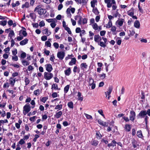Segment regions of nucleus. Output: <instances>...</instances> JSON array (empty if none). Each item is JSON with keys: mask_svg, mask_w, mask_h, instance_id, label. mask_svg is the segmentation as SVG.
Listing matches in <instances>:
<instances>
[{"mask_svg": "<svg viewBox=\"0 0 150 150\" xmlns=\"http://www.w3.org/2000/svg\"><path fill=\"white\" fill-rule=\"evenodd\" d=\"M62 114V111H59L58 112H56V114L54 115V118L58 119L60 117Z\"/></svg>", "mask_w": 150, "mask_h": 150, "instance_id": "nucleus-11", "label": "nucleus"}, {"mask_svg": "<svg viewBox=\"0 0 150 150\" xmlns=\"http://www.w3.org/2000/svg\"><path fill=\"white\" fill-rule=\"evenodd\" d=\"M23 112L24 115L28 113L31 110V107L28 103L26 104L23 107Z\"/></svg>", "mask_w": 150, "mask_h": 150, "instance_id": "nucleus-2", "label": "nucleus"}, {"mask_svg": "<svg viewBox=\"0 0 150 150\" xmlns=\"http://www.w3.org/2000/svg\"><path fill=\"white\" fill-rule=\"evenodd\" d=\"M65 53L63 51L58 52L57 53V57L60 60H62L65 56Z\"/></svg>", "mask_w": 150, "mask_h": 150, "instance_id": "nucleus-7", "label": "nucleus"}, {"mask_svg": "<svg viewBox=\"0 0 150 150\" xmlns=\"http://www.w3.org/2000/svg\"><path fill=\"white\" fill-rule=\"evenodd\" d=\"M85 115L87 119H91L92 120L93 119V118L92 117V116L91 115H88L87 114H86V113L85 114Z\"/></svg>", "mask_w": 150, "mask_h": 150, "instance_id": "nucleus-51", "label": "nucleus"}, {"mask_svg": "<svg viewBox=\"0 0 150 150\" xmlns=\"http://www.w3.org/2000/svg\"><path fill=\"white\" fill-rule=\"evenodd\" d=\"M28 41V40L27 38H25L24 40L21 41L20 42V44L21 45H23L26 44Z\"/></svg>", "mask_w": 150, "mask_h": 150, "instance_id": "nucleus-20", "label": "nucleus"}, {"mask_svg": "<svg viewBox=\"0 0 150 150\" xmlns=\"http://www.w3.org/2000/svg\"><path fill=\"white\" fill-rule=\"evenodd\" d=\"M18 143H19V144L22 145L25 143V142L23 139H21L19 141Z\"/></svg>", "mask_w": 150, "mask_h": 150, "instance_id": "nucleus-56", "label": "nucleus"}, {"mask_svg": "<svg viewBox=\"0 0 150 150\" xmlns=\"http://www.w3.org/2000/svg\"><path fill=\"white\" fill-rule=\"evenodd\" d=\"M34 11L38 12L40 15L45 14L47 12L45 8H42V6L40 5L37 6L35 8Z\"/></svg>", "mask_w": 150, "mask_h": 150, "instance_id": "nucleus-1", "label": "nucleus"}, {"mask_svg": "<svg viewBox=\"0 0 150 150\" xmlns=\"http://www.w3.org/2000/svg\"><path fill=\"white\" fill-rule=\"evenodd\" d=\"M53 76V74L50 72H45L44 73V78L47 80L51 79Z\"/></svg>", "mask_w": 150, "mask_h": 150, "instance_id": "nucleus-4", "label": "nucleus"}, {"mask_svg": "<svg viewBox=\"0 0 150 150\" xmlns=\"http://www.w3.org/2000/svg\"><path fill=\"white\" fill-rule=\"evenodd\" d=\"M116 28H117L115 26H112L111 30L112 32L113 33L112 34L113 35H116V33H115V32L116 31Z\"/></svg>", "mask_w": 150, "mask_h": 150, "instance_id": "nucleus-26", "label": "nucleus"}, {"mask_svg": "<svg viewBox=\"0 0 150 150\" xmlns=\"http://www.w3.org/2000/svg\"><path fill=\"white\" fill-rule=\"evenodd\" d=\"M39 89H38L34 91V94L36 96H38L39 94Z\"/></svg>", "mask_w": 150, "mask_h": 150, "instance_id": "nucleus-52", "label": "nucleus"}, {"mask_svg": "<svg viewBox=\"0 0 150 150\" xmlns=\"http://www.w3.org/2000/svg\"><path fill=\"white\" fill-rule=\"evenodd\" d=\"M96 137L98 139H100L103 136L100 134L99 131H96Z\"/></svg>", "mask_w": 150, "mask_h": 150, "instance_id": "nucleus-24", "label": "nucleus"}, {"mask_svg": "<svg viewBox=\"0 0 150 150\" xmlns=\"http://www.w3.org/2000/svg\"><path fill=\"white\" fill-rule=\"evenodd\" d=\"M48 98L47 97H44L42 98L41 99H40V100L41 102L44 103H45Z\"/></svg>", "mask_w": 150, "mask_h": 150, "instance_id": "nucleus-41", "label": "nucleus"}, {"mask_svg": "<svg viewBox=\"0 0 150 150\" xmlns=\"http://www.w3.org/2000/svg\"><path fill=\"white\" fill-rule=\"evenodd\" d=\"M112 26V23L111 21H109L108 24H106V28H109Z\"/></svg>", "mask_w": 150, "mask_h": 150, "instance_id": "nucleus-31", "label": "nucleus"}, {"mask_svg": "<svg viewBox=\"0 0 150 150\" xmlns=\"http://www.w3.org/2000/svg\"><path fill=\"white\" fill-rule=\"evenodd\" d=\"M106 31L105 30H102L100 31V34L101 36H103L105 35L106 33Z\"/></svg>", "mask_w": 150, "mask_h": 150, "instance_id": "nucleus-61", "label": "nucleus"}, {"mask_svg": "<svg viewBox=\"0 0 150 150\" xmlns=\"http://www.w3.org/2000/svg\"><path fill=\"white\" fill-rule=\"evenodd\" d=\"M80 36L82 38V35H84L86 34V32L84 30H82L80 32Z\"/></svg>", "mask_w": 150, "mask_h": 150, "instance_id": "nucleus-55", "label": "nucleus"}, {"mask_svg": "<svg viewBox=\"0 0 150 150\" xmlns=\"http://www.w3.org/2000/svg\"><path fill=\"white\" fill-rule=\"evenodd\" d=\"M144 121L145 122V124L146 126L147 125L148 122V119L149 118V117H148V116L146 115V116L144 117Z\"/></svg>", "mask_w": 150, "mask_h": 150, "instance_id": "nucleus-57", "label": "nucleus"}, {"mask_svg": "<svg viewBox=\"0 0 150 150\" xmlns=\"http://www.w3.org/2000/svg\"><path fill=\"white\" fill-rule=\"evenodd\" d=\"M64 29L67 31L69 34H71V32L70 30V28L69 27H66V28H64Z\"/></svg>", "mask_w": 150, "mask_h": 150, "instance_id": "nucleus-50", "label": "nucleus"}, {"mask_svg": "<svg viewBox=\"0 0 150 150\" xmlns=\"http://www.w3.org/2000/svg\"><path fill=\"white\" fill-rule=\"evenodd\" d=\"M118 38L119 39V38H118L116 40V43L118 45H120L122 42V40L120 39H118Z\"/></svg>", "mask_w": 150, "mask_h": 150, "instance_id": "nucleus-48", "label": "nucleus"}, {"mask_svg": "<svg viewBox=\"0 0 150 150\" xmlns=\"http://www.w3.org/2000/svg\"><path fill=\"white\" fill-rule=\"evenodd\" d=\"M66 13L67 14L68 17H71V15L70 12V9L69 8H68L66 10Z\"/></svg>", "mask_w": 150, "mask_h": 150, "instance_id": "nucleus-38", "label": "nucleus"}, {"mask_svg": "<svg viewBox=\"0 0 150 150\" xmlns=\"http://www.w3.org/2000/svg\"><path fill=\"white\" fill-rule=\"evenodd\" d=\"M9 83L8 82H6L4 84L3 87L4 88H8V87H9Z\"/></svg>", "mask_w": 150, "mask_h": 150, "instance_id": "nucleus-40", "label": "nucleus"}, {"mask_svg": "<svg viewBox=\"0 0 150 150\" xmlns=\"http://www.w3.org/2000/svg\"><path fill=\"white\" fill-rule=\"evenodd\" d=\"M45 45L47 47H50L51 45L50 41H46L45 42Z\"/></svg>", "mask_w": 150, "mask_h": 150, "instance_id": "nucleus-46", "label": "nucleus"}, {"mask_svg": "<svg viewBox=\"0 0 150 150\" xmlns=\"http://www.w3.org/2000/svg\"><path fill=\"white\" fill-rule=\"evenodd\" d=\"M137 135L139 138H142L144 137L142 131L140 130L137 131Z\"/></svg>", "mask_w": 150, "mask_h": 150, "instance_id": "nucleus-17", "label": "nucleus"}, {"mask_svg": "<svg viewBox=\"0 0 150 150\" xmlns=\"http://www.w3.org/2000/svg\"><path fill=\"white\" fill-rule=\"evenodd\" d=\"M15 35L14 33L13 30L10 31V33L8 35V37H10V38H12L13 36Z\"/></svg>", "mask_w": 150, "mask_h": 150, "instance_id": "nucleus-32", "label": "nucleus"}, {"mask_svg": "<svg viewBox=\"0 0 150 150\" xmlns=\"http://www.w3.org/2000/svg\"><path fill=\"white\" fill-rule=\"evenodd\" d=\"M87 2L86 1V0H79V4H82V6L85 5L87 4Z\"/></svg>", "mask_w": 150, "mask_h": 150, "instance_id": "nucleus-33", "label": "nucleus"}, {"mask_svg": "<svg viewBox=\"0 0 150 150\" xmlns=\"http://www.w3.org/2000/svg\"><path fill=\"white\" fill-rule=\"evenodd\" d=\"M29 15L32 19L35 20L36 18L35 14L34 13H30Z\"/></svg>", "mask_w": 150, "mask_h": 150, "instance_id": "nucleus-34", "label": "nucleus"}, {"mask_svg": "<svg viewBox=\"0 0 150 150\" xmlns=\"http://www.w3.org/2000/svg\"><path fill=\"white\" fill-rule=\"evenodd\" d=\"M67 105L70 108L73 109L74 108L73 103L72 101L68 102Z\"/></svg>", "mask_w": 150, "mask_h": 150, "instance_id": "nucleus-29", "label": "nucleus"}, {"mask_svg": "<svg viewBox=\"0 0 150 150\" xmlns=\"http://www.w3.org/2000/svg\"><path fill=\"white\" fill-rule=\"evenodd\" d=\"M93 28L95 30H98V26L97 24L96 23H94L93 25Z\"/></svg>", "mask_w": 150, "mask_h": 150, "instance_id": "nucleus-44", "label": "nucleus"}, {"mask_svg": "<svg viewBox=\"0 0 150 150\" xmlns=\"http://www.w3.org/2000/svg\"><path fill=\"white\" fill-rule=\"evenodd\" d=\"M41 39L42 41H45L47 40V37L45 35L42 36L41 38Z\"/></svg>", "mask_w": 150, "mask_h": 150, "instance_id": "nucleus-58", "label": "nucleus"}, {"mask_svg": "<svg viewBox=\"0 0 150 150\" xmlns=\"http://www.w3.org/2000/svg\"><path fill=\"white\" fill-rule=\"evenodd\" d=\"M26 53L25 52H23L21 54V57L24 59L26 57Z\"/></svg>", "mask_w": 150, "mask_h": 150, "instance_id": "nucleus-53", "label": "nucleus"}, {"mask_svg": "<svg viewBox=\"0 0 150 150\" xmlns=\"http://www.w3.org/2000/svg\"><path fill=\"white\" fill-rule=\"evenodd\" d=\"M131 129V127L130 125L126 124L125 125L124 129L125 131L127 132H129L130 131Z\"/></svg>", "mask_w": 150, "mask_h": 150, "instance_id": "nucleus-10", "label": "nucleus"}, {"mask_svg": "<svg viewBox=\"0 0 150 150\" xmlns=\"http://www.w3.org/2000/svg\"><path fill=\"white\" fill-rule=\"evenodd\" d=\"M92 12L96 15H98L100 13L97 7H95L94 8H93L92 10Z\"/></svg>", "mask_w": 150, "mask_h": 150, "instance_id": "nucleus-22", "label": "nucleus"}, {"mask_svg": "<svg viewBox=\"0 0 150 150\" xmlns=\"http://www.w3.org/2000/svg\"><path fill=\"white\" fill-rule=\"evenodd\" d=\"M12 59L16 61H18V56L16 55H15V56H13L12 57Z\"/></svg>", "mask_w": 150, "mask_h": 150, "instance_id": "nucleus-62", "label": "nucleus"}, {"mask_svg": "<svg viewBox=\"0 0 150 150\" xmlns=\"http://www.w3.org/2000/svg\"><path fill=\"white\" fill-rule=\"evenodd\" d=\"M45 25V23L44 21H42L39 23V26L40 27H43Z\"/></svg>", "mask_w": 150, "mask_h": 150, "instance_id": "nucleus-63", "label": "nucleus"}, {"mask_svg": "<svg viewBox=\"0 0 150 150\" xmlns=\"http://www.w3.org/2000/svg\"><path fill=\"white\" fill-rule=\"evenodd\" d=\"M102 39L104 41V42L102 41L99 42L98 43V45H100L101 47L105 48L106 46V45L107 44V39L106 38L102 37Z\"/></svg>", "mask_w": 150, "mask_h": 150, "instance_id": "nucleus-3", "label": "nucleus"}, {"mask_svg": "<svg viewBox=\"0 0 150 150\" xmlns=\"http://www.w3.org/2000/svg\"><path fill=\"white\" fill-rule=\"evenodd\" d=\"M16 82V80L15 79H14L12 77H11L9 79V84H10L12 87L13 86L15 83Z\"/></svg>", "mask_w": 150, "mask_h": 150, "instance_id": "nucleus-18", "label": "nucleus"}, {"mask_svg": "<svg viewBox=\"0 0 150 150\" xmlns=\"http://www.w3.org/2000/svg\"><path fill=\"white\" fill-rule=\"evenodd\" d=\"M46 70L49 72H50L53 69L52 65L50 64H48L45 65Z\"/></svg>", "mask_w": 150, "mask_h": 150, "instance_id": "nucleus-8", "label": "nucleus"}, {"mask_svg": "<svg viewBox=\"0 0 150 150\" xmlns=\"http://www.w3.org/2000/svg\"><path fill=\"white\" fill-rule=\"evenodd\" d=\"M23 38V36H18L16 38H15V40H16V39H17V40H18V41H21V40H22Z\"/></svg>", "mask_w": 150, "mask_h": 150, "instance_id": "nucleus-59", "label": "nucleus"}, {"mask_svg": "<svg viewBox=\"0 0 150 150\" xmlns=\"http://www.w3.org/2000/svg\"><path fill=\"white\" fill-rule=\"evenodd\" d=\"M81 69H83V68L85 69H87L88 67V65L86 64V63H82L80 65Z\"/></svg>", "mask_w": 150, "mask_h": 150, "instance_id": "nucleus-27", "label": "nucleus"}, {"mask_svg": "<svg viewBox=\"0 0 150 150\" xmlns=\"http://www.w3.org/2000/svg\"><path fill=\"white\" fill-rule=\"evenodd\" d=\"M62 107V104L58 105L56 106L55 108V109H58L59 110H61Z\"/></svg>", "mask_w": 150, "mask_h": 150, "instance_id": "nucleus-39", "label": "nucleus"}, {"mask_svg": "<svg viewBox=\"0 0 150 150\" xmlns=\"http://www.w3.org/2000/svg\"><path fill=\"white\" fill-rule=\"evenodd\" d=\"M99 143L98 141L95 139H92L91 142V144L92 146L96 147L97 146Z\"/></svg>", "mask_w": 150, "mask_h": 150, "instance_id": "nucleus-9", "label": "nucleus"}, {"mask_svg": "<svg viewBox=\"0 0 150 150\" xmlns=\"http://www.w3.org/2000/svg\"><path fill=\"white\" fill-rule=\"evenodd\" d=\"M123 119L126 122H128L130 120V119H129L127 117L124 116L123 117Z\"/></svg>", "mask_w": 150, "mask_h": 150, "instance_id": "nucleus-60", "label": "nucleus"}, {"mask_svg": "<svg viewBox=\"0 0 150 150\" xmlns=\"http://www.w3.org/2000/svg\"><path fill=\"white\" fill-rule=\"evenodd\" d=\"M25 86L28 85L30 83V80L27 77H25Z\"/></svg>", "mask_w": 150, "mask_h": 150, "instance_id": "nucleus-36", "label": "nucleus"}, {"mask_svg": "<svg viewBox=\"0 0 150 150\" xmlns=\"http://www.w3.org/2000/svg\"><path fill=\"white\" fill-rule=\"evenodd\" d=\"M112 88L113 87L112 86H109V87L108 90L107 91V93L106 92H105V93L106 95V97H107L108 95H110V94L112 91Z\"/></svg>", "mask_w": 150, "mask_h": 150, "instance_id": "nucleus-12", "label": "nucleus"}, {"mask_svg": "<svg viewBox=\"0 0 150 150\" xmlns=\"http://www.w3.org/2000/svg\"><path fill=\"white\" fill-rule=\"evenodd\" d=\"M94 41L98 43L99 42V35H96L94 36Z\"/></svg>", "mask_w": 150, "mask_h": 150, "instance_id": "nucleus-37", "label": "nucleus"}, {"mask_svg": "<svg viewBox=\"0 0 150 150\" xmlns=\"http://www.w3.org/2000/svg\"><path fill=\"white\" fill-rule=\"evenodd\" d=\"M124 21L125 20L124 19H120V20L118 21V25L120 26H122Z\"/></svg>", "mask_w": 150, "mask_h": 150, "instance_id": "nucleus-35", "label": "nucleus"}, {"mask_svg": "<svg viewBox=\"0 0 150 150\" xmlns=\"http://www.w3.org/2000/svg\"><path fill=\"white\" fill-rule=\"evenodd\" d=\"M44 34L47 35V36L50 35L51 34V32L48 30V29L46 28L45 29L43 30L42 31Z\"/></svg>", "mask_w": 150, "mask_h": 150, "instance_id": "nucleus-14", "label": "nucleus"}, {"mask_svg": "<svg viewBox=\"0 0 150 150\" xmlns=\"http://www.w3.org/2000/svg\"><path fill=\"white\" fill-rule=\"evenodd\" d=\"M53 45L54 47L56 49L58 48L59 47V44L57 42H55L53 43Z\"/></svg>", "mask_w": 150, "mask_h": 150, "instance_id": "nucleus-64", "label": "nucleus"}, {"mask_svg": "<svg viewBox=\"0 0 150 150\" xmlns=\"http://www.w3.org/2000/svg\"><path fill=\"white\" fill-rule=\"evenodd\" d=\"M65 75L69 76L71 73V69L70 67H69L67 69L65 70L64 71Z\"/></svg>", "mask_w": 150, "mask_h": 150, "instance_id": "nucleus-15", "label": "nucleus"}, {"mask_svg": "<svg viewBox=\"0 0 150 150\" xmlns=\"http://www.w3.org/2000/svg\"><path fill=\"white\" fill-rule=\"evenodd\" d=\"M130 115L129 116V118L130 120L134 122L136 116L135 112L134 110H132L130 111Z\"/></svg>", "mask_w": 150, "mask_h": 150, "instance_id": "nucleus-6", "label": "nucleus"}, {"mask_svg": "<svg viewBox=\"0 0 150 150\" xmlns=\"http://www.w3.org/2000/svg\"><path fill=\"white\" fill-rule=\"evenodd\" d=\"M7 24V21H0V25L3 26H5Z\"/></svg>", "mask_w": 150, "mask_h": 150, "instance_id": "nucleus-42", "label": "nucleus"}, {"mask_svg": "<svg viewBox=\"0 0 150 150\" xmlns=\"http://www.w3.org/2000/svg\"><path fill=\"white\" fill-rule=\"evenodd\" d=\"M134 14V9L133 8H132L130 10L127 12L128 15L130 16H133Z\"/></svg>", "mask_w": 150, "mask_h": 150, "instance_id": "nucleus-25", "label": "nucleus"}, {"mask_svg": "<svg viewBox=\"0 0 150 150\" xmlns=\"http://www.w3.org/2000/svg\"><path fill=\"white\" fill-rule=\"evenodd\" d=\"M147 115L146 110H144L140 111L139 114L137 115L138 119L144 118Z\"/></svg>", "mask_w": 150, "mask_h": 150, "instance_id": "nucleus-5", "label": "nucleus"}, {"mask_svg": "<svg viewBox=\"0 0 150 150\" xmlns=\"http://www.w3.org/2000/svg\"><path fill=\"white\" fill-rule=\"evenodd\" d=\"M30 6V4L28 2H25L24 4H23L22 6V8H28Z\"/></svg>", "mask_w": 150, "mask_h": 150, "instance_id": "nucleus-23", "label": "nucleus"}, {"mask_svg": "<svg viewBox=\"0 0 150 150\" xmlns=\"http://www.w3.org/2000/svg\"><path fill=\"white\" fill-rule=\"evenodd\" d=\"M21 31L22 32V34L23 35V37H25L27 36V33L26 30H21Z\"/></svg>", "mask_w": 150, "mask_h": 150, "instance_id": "nucleus-47", "label": "nucleus"}, {"mask_svg": "<svg viewBox=\"0 0 150 150\" xmlns=\"http://www.w3.org/2000/svg\"><path fill=\"white\" fill-rule=\"evenodd\" d=\"M1 102L0 103V108H5L6 103V102H3L2 103V104L1 103Z\"/></svg>", "mask_w": 150, "mask_h": 150, "instance_id": "nucleus-54", "label": "nucleus"}, {"mask_svg": "<svg viewBox=\"0 0 150 150\" xmlns=\"http://www.w3.org/2000/svg\"><path fill=\"white\" fill-rule=\"evenodd\" d=\"M73 4V1L71 0L69 1H67L66 2L65 5L66 6H68L69 4L72 5Z\"/></svg>", "mask_w": 150, "mask_h": 150, "instance_id": "nucleus-49", "label": "nucleus"}, {"mask_svg": "<svg viewBox=\"0 0 150 150\" xmlns=\"http://www.w3.org/2000/svg\"><path fill=\"white\" fill-rule=\"evenodd\" d=\"M88 83H91L92 82H94L95 81L91 77H88Z\"/></svg>", "mask_w": 150, "mask_h": 150, "instance_id": "nucleus-43", "label": "nucleus"}, {"mask_svg": "<svg viewBox=\"0 0 150 150\" xmlns=\"http://www.w3.org/2000/svg\"><path fill=\"white\" fill-rule=\"evenodd\" d=\"M140 23L139 21L138 20H136L134 23V26L137 28H139L140 27Z\"/></svg>", "mask_w": 150, "mask_h": 150, "instance_id": "nucleus-19", "label": "nucleus"}, {"mask_svg": "<svg viewBox=\"0 0 150 150\" xmlns=\"http://www.w3.org/2000/svg\"><path fill=\"white\" fill-rule=\"evenodd\" d=\"M105 2L107 4V7L110 8L111 7V0H104Z\"/></svg>", "mask_w": 150, "mask_h": 150, "instance_id": "nucleus-21", "label": "nucleus"}, {"mask_svg": "<svg viewBox=\"0 0 150 150\" xmlns=\"http://www.w3.org/2000/svg\"><path fill=\"white\" fill-rule=\"evenodd\" d=\"M130 34L131 36H133L135 33L134 30L132 28H131L129 30Z\"/></svg>", "mask_w": 150, "mask_h": 150, "instance_id": "nucleus-45", "label": "nucleus"}, {"mask_svg": "<svg viewBox=\"0 0 150 150\" xmlns=\"http://www.w3.org/2000/svg\"><path fill=\"white\" fill-rule=\"evenodd\" d=\"M116 143L117 142L115 140H113L112 141L111 143L108 144L107 146L109 147H110V146L114 147V146H116Z\"/></svg>", "mask_w": 150, "mask_h": 150, "instance_id": "nucleus-16", "label": "nucleus"}, {"mask_svg": "<svg viewBox=\"0 0 150 150\" xmlns=\"http://www.w3.org/2000/svg\"><path fill=\"white\" fill-rule=\"evenodd\" d=\"M51 89L52 90L54 89L55 90H60V88H58V85L57 84L54 83L52 86Z\"/></svg>", "mask_w": 150, "mask_h": 150, "instance_id": "nucleus-13", "label": "nucleus"}, {"mask_svg": "<svg viewBox=\"0 0 150 150\" xmlns=\"http://www.w3.org/2000/svg\"><path fill=\"white\" fill-rule=\"evenodd\" d=\"M69 86H70L69 85H67L64 87V93H67L69 90Z\"/></svg>", "mask_w": 150, "mask_h": 150, "instance_id": "nucleus-30", "label": "nucleus"}, {"mask_svg": "<svg viewBox=\"0 0 150 150\" xmlns=\"http://www.w3.org/2000/svg\"><path fill=\"white\" fill-rule=\"evenodd\" d=\"M97 2V0H92L91 2V6L92 7L94 8L95 7V4Z\"/></svg>", "mask_w": 150, "mask_h": 150, "instance_id": "nucleus-28", "label": "nucleus"}]
</instances>
